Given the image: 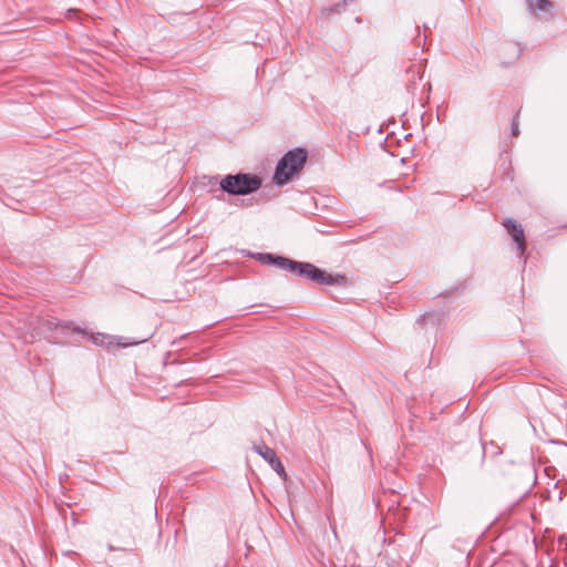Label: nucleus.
I'll return each mask as SVG.
<instances>
[{
	"mask_svg": "<svg viewBox=\"0 0 567 567\" xmlns=\"http://www.w3.org/2000/svg\"><path fill=\"white\" fill-rule=\"evenodd\" d=\"M307 279L316 281L320 285H329V286H343L347 284V277L341 274H328L321 268L310 264Z\"/></svg>",
	"mask_w": 567,
	"mask_h": 567,
	"instance_id": "7ed1b4c3",
	"label": "nucleus"
},
{
	"mask_svg": "<svg viewBox=\"0 0 567 567\" xmlns=\"http://www.w3.org/2000/svg\"><path fill=\"white\" fill-rule=\"evenodd\" d=\"M110 550H114L115 548L112 545H109Z\"/></svg>",
	"mask_w": 567,
	"mask_h": 567,
	"instance_id": "aec40b11",
	"label": "nucleus"
},
{
	"mask_svg": "<svg viewBox=\"0 0 567 567\" xmlns=\"http://www.w3.org/2000/svg\"><path fill=\"white\" fill-rule=\"evenodd\" d=\"M354 0H342V3H338L334 8H330L329 12H340L341 7H346L349 2H353Z\"/></svg>",
	"mask_w": 567,
	"mask_h": 567,
	"instance_id": "4468645a",
	"label": "nucleus"
},
{
	"mask_svg": "<svg viewBox=\"0 0 567 567\" xmlns=\"http://www.w3.org/2000/svg\"><path fill=\"white\" fill-rule=\"evenodd\" d=\"M254 450L265 460L267 461L272 470L282 478L287 477V474L285 472V467L281 463V461L278 458L276 452L270 449L269 446L261 444V445H255Z\"/></svg>",
	"mask_w": 567,
	"mask_h": 567,
	"instance_id": "20e7f679",
	"label": "nucleus"
},
{
	"mask_svg": "<svg viewBox=\"0 0 567 567\" xmlns=\"http://www.w3.org/2000/svg\"><path fill=\"white\" fill-rule=\"evenodd\" d=\"M148 338H143L141 340H132L130 342H125V343H121L122 347H127V346H135V344H138L141 342H144L146 341Z\"/></svg>",
	"mask_w": 567,
	"mask_h": 567,
	"instance_id": "2eb2a0df",
	"label": "nucleus"
},
{
	"mask_svg": "<svg viewBox=\"0 0 567 567\" xmlns=\"http://www.w3.org/2000/svg\"><path fill=\"white\" fill-rule=\"evenodd\" d=\"M292 260L293 259H290V258H287L284 256L274 255V261L271 262V265H274L280 269H285V270L289 271Z\"/></svg>",
	"mask_w": 567,
	"mask_h": 567,
	"instance_id": "1a4fd4ad",
	"label": "nucleus"
},
{
	"mask_svg": "<svg viewBox=\"0 0 567 567\" xmlns=\"http://www.w3.org/2000/svg\"><path fill=\"white\" fill-rule=\"evenodd\" d=\"M392 189H402V185H400L398 182L392 181Z\"/></svg>",
	"mask_w": 567,
	"mask_h": 567,
	"instance_id": "f3484780",
	"label": "nucleus"
},
{
	"mask_svg": "<svg viewBox=\"0 0 567 567\" xmlns=\"http://www.w3.org/2000/svg\"><path fill=\"white\" fill-rule=\"evenodd\" d=\"M261 178L250 173L226 175L219 183L220 189L231 196H245L261 187Z\"/></svg>",
	"mask_w": 567,
	"mask_h": 567,
	"instance_id": "f03ea898",
	"label": "nucleus"
},
{
	"mask_svg": "<svg viewBox=\"0 0 567 567\" xmlns=\"http://www.w3.org/2000/svg\"><path fill=\"white\" fill-rule=\"evenodd\" d=\"M503 225L507 229L508 234L512 236L513 240L517 244L519 252L524 254L526 249V241L524 229L522 228V226L513 219H506L503 223Z\"/></svg>",
	"mask_w": 567,
	"mask_h": 567,
	"instance_id": "39448f33",
	"label": "nucleus"
},
{
	"mask_svg": "<svg viewBox=\"0 0 567 567\" xmlns=\"http://www.w3.org/2000/svg\"><path fill=\"white\" fill-rule=\"evenodd\" d=\"M307 151L301 147L288 151L277 163L274 174V182L278 186L289 183L305 166Z\"/></svg>",
	"mask_w": 567,
	"mask_h": 567,
	"instance_id": "f257e3e1",
	"label": "nucleus"
},
{
	"mask_svg": "<svg viewBox=\"0 0 567 567\" xmlns=\"http://www.w3.org/2000/svg\"><path fill=\"white\" fill-rule=\"evenodd\" d=\"M512 134L513 136H518L519 134V128H518V114H516V116L513 118V122H512Z\"/></svg>",
	"mask_w": 567,
	"mask_h": 567,
	"instance_id": "f8f14e48",
	"label": "nucleus"
},
{
	"mask_svg": "<svg viewBox=\"0 0 567 567\" xmlns=\"http://www.w3.org/2000/svg\"><path fill=\"white\" fill-rule=\"evenodd\" d=\"M89 338L92 340L93 343L95 344H103V341H104V338L105 336L104 334H97V336H94V334H87Z\"/></svg>",
	"mask_w": 567,
	"mask_h": 567,
	"instance_id": "ddd939ff",
	"label": "nucleus"
},
{
	"mask_svg": "<svg viewBox=\"0 0 567 567\" xmlns=\"http://www.w3.org/2000/svg\"><path fill=\"white\" fill-rule=\"evenodd\" d=\"M398 165L404 166L405 165V158H396V156L392 153V171L394 168H398Z\"/></svg>",
	"mask_w": 567,
	"mask_h": 567,
	"instance_id": "9b49d317",
	"label": "nucleus"
},
{
	"mask_svg": "<svg viewBox=\"0 0 567 567\" xmlns=\"http://www.w3.org/2000/svg\"><path fill=\"white\" fill-rule=\"evenodd\" d=\"M389 138H390V134H388V135L383 138V141H381V142H380V146H381V148H382L384 152H388V148H386V142H388V140H389Z\"/></svg>",
	"mask_w": 567,
	"mask_h": 567,
	"instance_id": "dca6fc26",
	"label": "nucleus"
},
{
	"mask_svg": "<svg viewBox=\"0 0 567 567\" xmlns=\"http://www.w3.org/2000/svg\"><path fill=\"white\" fill-rule=\"evenodd\" d=\"M527 8L533 16L551 17L554 3L550 0H526Z\"/></svg>",
	"mask_w": 567,
	"mask_h": 567,
	"instance_id": "423d86ee",
	"label": "nucleus"
},
{
	"mask_svg": "<svg viewBox=\"0 0 567 567\" xmlns=\"http://www.w3.org/2000/svg\"><path fill=\"white\" fill-rule=\"evenodd\" d=\"M412 168H413V165H409V166L406 167V171H408V169H412Z\"/></svg>",
	"mask_w": 567,
	"mask_h": 567,
	"instance_id": "412c9836",
	"label": "nucleus"
},
{
	"mask_svg": "<svg viewBox=\"0 0 567 567\" xmlns=\"http://www.w3.org/2000/svg\"><path fill=\"white\" fill-rule=\"evenodd\" d=\"M256 258L262 264L271 265V262L274 261V254L258 252Z\"/></svg>",
	"mask_w": 567,
	"mask_h": 567,
	"instance_id": "9d476101",
	"label": "nucleus"
},
{
	"mask_svg": "<svg viewBox=\"0 0 567 567\" xmlns=\"http://www.w3.org/2000/svg\"><path fill=\"white\" fill-rule=\"evenodd\" d=\"M310 264L311 262L292 260L289 271L292 274H297L300 277L307 278Z\"/></svg>",
	"mask_w": 567,
	"mask_h": 567,
	"instance_id": "6e6552de",
	"label": "nucleus"
},
{
	"mask_svg": "<svg viewBox=\"0 0 567 567\" xmlns=\"http://www.w3.org/2000/svg\"><path fill=\"white\" fill-rule=\"evenodd\" d=\"M389 124H390V120H389L386 123H383V124L381 125V127L379 128V131H378V132H379V133H381V132H382V128H383L384 126H388Z\"/></svg>",
	"mask_w": 567,
	"mask_h": 567,
	"instance_id": "a211bd4d",
	"label": "nucleus"
},
{
	"mask_svg": "<svg viewBox=\"0 0 567 567\" xmlns=\"http://www.w3.org/2000/svg\"><path fill=\"white\" fill-rule=\"evenodd\" d=\"M59 327H61L63 330H72L73 332L87 334L84 330H82L79 326H74L72 322H64L60 324V322L56 319L48 320L47 321V329L48 330H56Z\"/></svg>",
	"mask_w": 567,
	"mask_h": 567,
	"instance_id": "0eeeda50",
	"label": "nucleus"
},
{
	"mask_svg": "<svg viewBox=\"0 0 567 567\" xmlns=\"http://www.w3.org/2000/svg\"><path fill=\"white\" fill-rule=\"evenodd\" d=\"M398 175H399V176H406V175H408V172H405V171H399V172H398Z\"/></svg>",
	"mask_w": 567,
	"mask_h": 567,
	"instance_id": "6ab92c4d",
	"label": "nucleus"
}]
</instances>
